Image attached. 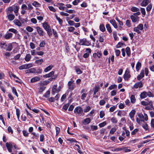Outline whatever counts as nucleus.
<instances>
[{
  "instance_id": "3",
  "label": "nucleus",
  "mask_w": 154,
  "mask_h": 154,
  "mask_svg": "<svg viewBox=\"0 0 154 154\" xmlns=\"http://www.w3.org/2000/svg\"><path fill=\"white\" fill-rule=\"evenodd\" d=\"M79 44L82 45L88 46L90 45V43L87 41L86 38H83L79 40Z\"/></svg>"
},
{
  "instance_id": "31",
  "label": "nucleus",
  "mask_w": 154,
  "mask_h": 154,
  "mask_svg": "<svg viewBox=\"0 0 154 154\" xmlns=\"http://www.w3.org/2000/svg\"><path fill=\"white\" fill-rule=\"evenodd\" d=\"M100 89V87L99 86H96L94 88V95H95L96 93L99 91Z\"/></svg>"
},
{
  "instance_id": "15",
  "label": "nucleus",
  "mask_w": 154,
  "mask_h": 154,
  "mask_svg": "<svg viewBox=\"0 0 154 154\" xmlns=\"http://www.w3.org/2000/svg\"><path fill=\"white\" fill-rule=\"evenodd\" d=\"M136 111L135 110H132L129 113V116L132 120H133L134 119V117Z\"/></svg>"
},
{
  "instance_id": "53",
  "label": "nucleus",
  "mask_w": 154,
  "mask_h": 154,
  "mask_svg": "<svg viewBox=\"0 0 154 154\" xmlns=\"http://www.w3.org/2000/svg\"><path fill=\"white\" fill-rule=\"evenodd\" d=\"M111 122L114 123H116L117 122V120L116 118L115 117H112L111 118Z\"/></svg>"
},
{
  "instance_id": "37",
  "label": "nucleus",
  "mask_w": 154,
  "mask_h": 154,
  "mask_svg": "<svg viewBox=\"0 0 154 154\" xmlns=\"http://www.w3.org/2000/svg\"><path fill=\"white\" fill-rule=\"evenodd\" d=\"M131 11L133 12H137L139 11L140 10L138 8L133 7L131 8Z\"/></svg>"
},
{
  "instance_id": "18",
  "label": "nucleus",
  "mask_w": 154,
  "mask_h": 154,
  "mask_svg": "<svg viewBox=\"0 0 154 154\" xmlns=\"http://www.w3.org/2000/svg\"><path fill=\"white\" fill-rule=\"evenodd\" d=\"M43 26L46 30L51 28L48 23L47 22H45L43 23Z\"/></svg>"
},
{
  "instance_id": "36",
  "label": "nucleus",
  "mask_w": 154,
  "mask_h": 154,
  "mask_svg": "<svg viewBox=\"0 0 154 154\" xmlns=\"http://www.w3.org/2000/svg\"><path fill=\"white\" fill-rule=\"evenodd\" d=\"M16 114L17 116V118L18 120H19L20 111L19 109H16Z\"/></svg>"
},
{
  "instance_id": "45",
  "label": "nucleus",
  "mask_w": 154,
  "mask_h": 154,
  "mask_svg": "<svg viewBox=\"0 0 154 154\" xmlns=\"http://www.w3.org/2000/svg\"><path fill=\"white\" fill-rule=\"evenodd\" d=\"M49 36L50 37L52 34V32L51 28L46 30Z\"/></svg>"
},
{
  "instance_id": "16",
  "label": "nucleus",
  "mask_w": 154,
  "mask_h": 154,
  "mask_svg": "<svg viewBox=\"0 0 154 154\" xmlns=\"http://www.w3.org/2000/svg\"><path fill=\"white\" fill-rule=\"evenodd\" d=\"M110 23L116 29L118 27L117 25L115 20L114 19L111 20H110Z\"/></svg>"
},
{
  "instance_id": "17",
  "label": "nucleus",
  "mask_w": 154,
  "mask_h": 154,
  "mask_svg": "<svg viewBox=\"0 0 154 154\" xmlns=\"http://www.w3.org/2000/svg\"><path fill=\"white\" fill-rule=\"evenodd\" d=\"M90 122L91 119L90 118H88L84 119L82 122V123L84 125H86L89 124Z\"/></svg>"
},
{
  "instance_id": "64",
  "label": "nucleus",
  "mask_w": 154,
  "mask_h": 154,
  "mask_svg": "<svg viewBox=\"0 0 154 154\" xmlns=\"http://www.w3.org/2000/svg\"><path fill=\"white\" fill-rule=\"evenodd\" d=\"M151 127L154 128V119H152L151 120Z\"/></svg>"
},
{
  "instance_id": "35",
  "label": "nucleus",
  "mask_w": 154,
  "mask_h": 154,
  "mask_svg": "<svg viewBox=\"0 0 154 154\" xmlns=\"http://www.w3.org/2000/svg\"><path fill=\"white\" fill-rule=\"evenodd\" d=\"M117 115L120 117L122 116H124V111L119 110L117 113Z\"/></svg>"
},
{
  "instance_id": "23",
  "label": "nucleus",
  "mask_w": 154,
  "mask_h": 154,
  "mask_svg": "<svg viewBox=\"0 0 154 154\" xmlns=\"http://www.w3.org/2000/svg\"><path fill=\"white\" fill-rule=\"evenodd\" d=\"M148 3V0H143L141 2V5L142 6H146Z\"/></svg>"
},
{
  "instance_id": "61",
  "label": "nucleus",
  "mask_w": 154,
  "mask_h": 154,
  "mask_svg": "<svg viewBox=\"0 0 154 154\" xmlns=\"http://www.w3.org/2000/svg\"><path fill=\"white\" fill-rule=\"evenodd\" d=\"M113 37L114 38V39L115 40H117V32H116L114 31L113 32Z\"/></svg>"
},
{
  "instance_id": "55",
  "label": "nucleus",
  "mask_w": 154,
  "mask_h": 154,
  "mask_svg": "<svg viewBox=\"0 0 154 154\" xmlns=\"http://www.w3.org/2000/svg\"><path fill=\"white\" fill-rule=\"evenodd\" d=\"M12 92L17 97H18V95L17 92L16 90V88L14 87L12 88Z\"/></svg>"
},
{
  "instance_id": "46",
  "label": "nucleus",
  "mask_w": 154,
  "mask_h": 154,
  "mask_svg": "<svg viewBox=\"0 0 154 154\" xmlns=\"http://www.w3.org/2000/svg\"><path fill=\"white\" fill-rule=\"evenodd\" d=\"M26 64L23 65L19 67V69L20 70H22L23 69H27V67L26 66Z\"/></svg>"
},
{
  "instance_id": "39",
  "label": "nucleus",
  "mask_w": 154,
  "mask_h": 154,
  "mask_svg": "<svg viewBox=\"0 0 154 154\" xmlns=\"http://www.w3.org/2000/svg\"><path fill=\"white\" fill-rule=\"evenodd\" d=\"M13 47L12 45L11 44H8V47L6 49L7 51H10L12 49Z\"/></svg>"
},
{
  "instance_id": "34",
  "label": "nucleus",
  "mask_w": 154,
  "mask_h": 154,
  "mask_svg": "<svg viewBox=\"0 0 154 154\" xmlns=\"http://www.w3.org/2000/svg\"><path fill=\"white\" fill-rule=\"evenodd\" d=\"M127 55L129 56L131 55V50L129 47H127L126 48Z\"/></svg>"
},
{
  "instance_id": "56",
  "label": "nucleus",
  "mask_w": 154,
  "mask_h": 154,
  "mask_svg": "<svg viewBox=\"0 0 154 154\" xmlns=\"http://www.w3.org/2000/svg\"><path fill=\"white\" fill-rule=\"evenodd\" d=\"M149 105L151 108H153V103L152 100L149 101L148 102V105Z\"/></svg>"
},
{
  "instance_id": "49",
  "label": "nucleus",
  "mask_w": 154,
  "mask_h": 154,
  "mask_svg": "<svg viewBox=\"0 0 154 154\" xmlns=\"http://www.w3.org/2000/svg\"><path fill=\"white\" fill-rule=\"evenodd\" d=\"M142 127L145 130H148V125L146 122H145V123L143 125Z\"/></svg>"
},
{
  "instance_id": "4",
  "label": "nucleus",
  "mask_w": 154,
  "mask_h": 154,
  "mask_svg": "<svg viewBox=\"0 0 154 154\" xmlns=\"http://www.w3.org/2000/svg\"><path fill=\"white\" fill-rule=\"evenodd\" d=\"M57 85H54L52 90V94L54 95L55 93L59 92L61 90V87L59 86L58 88H57Z\"/></svg>"
},
{
  "instance_id": "29",
  "label": "nucleus",
  "mask_w": 154,
  "mask_h": 154,
  "mask_svg": "<svg viewBox=\"0 0 154 154\" xmlns=\"http://www.w3.org/2000/svg\"><path fill=\"white\" fill-rule=\"evenodd\" d=\"M53 66L52 65H49L44 70V71L45 72H47L48 71L51 70L53 68Z\"/></svg>"
},
{
  "instance_id": "51",
  "label": "nucleus",
  "mask_w": 154,
  "mask_h": 154,
  "mask_svg": "<svg viewBox=\"0 0 154 154\" xmlns=\"http://www.w3.org/2000/svg\"><path fill=\"white\" fill-rule=\"evenodd\" d=\"M104 112L103 111H101L100 112V118H103L105 116Z\"/></svg>"
},
{
  "instance_id": "62",
  "label": "nucleus",
  "mask_w": 154,
  "mask_h": 154,
  "mask_svg": "<svg viewBox=\"0 0 154 154\" xmlns=\"http://www.w3.org/2000/svg\"><path fill=\"white\" fill-rule=\"evenodd\" d=\"M136 27L141 30L143 29V25L142 24H140Z\"/></svg>"
},
{
  "instance_id": "20",
  "label": "nucleus",
  "mask_w": 154,
  "mask_h": 154,
  "mask_svg": "<svg viewBox=\"0 0 154 154\" xmlns=\"http://www.w3.org/2000/svg\"><path fill=\"white\" fill-rule=\"evenodd\" d=\"M130 100L131 102L134 104L136 102V99L135 96L134 95H132L130 97Z\"/></svg>"
},
{
  "instance_id": "38",
  "label": "nucleus",
  "mask_w": 154,
  "mask_h": 154,
  "mask_svg": "<svg viewBox=\"0 0 154 154\" xmlns=\"http://www.w3.org/2000/svg\"><path fill=\"white\" fill-rule=\"evenodd\" d=\"M7 45L5 43L3 42L0 43V47L2 48H3L4 49H5V47Z\"/></svg>"
},
{
  "instance_id": "13",
  "label": "nucleus",
  "mask_w": 154,
  "mask_h": 154,
  "mask_svg": "<svg viewBox=\"0 0 154 154\" xmlns=\"http://www.w3.org/2000/svg\"><path fill=\"white\" fill-rule=\"evenodd\" d=\"M131 18L132 22H136L139 20V17L136 16L131 15Z\"/></svg>"
},
{
  "instance_id": "52",
  "label": "nucleus",
  "mask_w": 154,
  "mask_h": 154,
  "mask_svg": "<svg viewBox=\"0 0 154 154\" xmlns=\"http://www.w3.org/2000/svg\"><path fill=\"white\" fill-rule=\"evenodd\" d=\"M87 95V93H83L82 94L81 96V99L82 100H84L85 98L86 97Z\"/></svg>"
},
{
  "instance_id": "40",
  "label": "nucleus",
  "mask_w": 154,
  "mask_h": 154,
  "mask_svg": "<svg viewBox=\"0 0 154 154\" xmlns=\"http://www.w3.org/2000/svg\"><path fill=\"white\" fill-rule=\"evenodd\" d=\"M9 32H12L15 34H17L18 32L16 29L13 28L9 29Z\"/></svg>"
},
{
  "instance_id": "2",
  "label": "nucleus",
  "mask_w": 154,
  "mask_h": 154,
  "mask_svg": "<svg viewBox=\"0 0 154 154\" xmlns=\"http://www.w3.org/2000/svg\"><path fill=\"white\" fill-rule=\"evenodd\" d=\"M74 113L76 115L81 116L83 112V110L82 108L80 106L76 107L74 111Z\"/></svg>"
},
{
  "instance_id": "58",
  "label": "nucleus",
  "mask_w": 154,
  "mask_h": 154,
  "mask_svg": "<svg viewBox=\"0 0 154 154\" xmlns=\"http://www.w3.org/2000/svg\"><path fill=\"white\" fill-rule=\"evenodd\" d=\"M68 94L66 93L63 94L61 98V101L62 102L66 98V96Z\"/></svg>"
},
{
  "instance_id": "26",
  "label": "nucleus",
  "mask_w": 154,
  "mask_h": 154,
  "mask_svg": "<svg viewBox=\"0 0 154 154\" xmlns=\"http://www.w3.org/2000/svg\"><path fill=\"white\" fill-rule=\"evenodd\" d=\"M8 17L9 20L10 21L13 20L15 16L14 15L10 14L8 15Z\"/></svg>"
},
{
  "instance_id": "41",
  "label": "nucleus",
  "mask_w": 154,
  "mask_h": 154,
  "mask_svg": "<svg viewBox=\"0 0 154 154\" xmlns=\"http://www.w3.org/2000/svg\"><path fill=\"white\" fill-rule=\"evenodd\" d=\"M152 7V5L151 4H150L149 5H148L147 6V7L146 8V11L147 12H149V11H150Z\"/></svg>"
},
{
  "instance_id": "19",
  "label": "nucleus",
  "mask_w": 154,
  "mask_h": 154,
  "mask_svg": "<svg viewBox=\"0 0 154 154\" xmlns=\"http://www.w3.org/2000/svg\"><path fill=\"white\" fill-rule=\"evenodd\" d=\"M50 82L49 80H46L43 82H41L39 83L41 86L46 85L48 84Z\"/></svg>"
},
{
  "instance_id": "30",
  "label": "nucleus",
  "mask_w": 154,
  "mask_h": 154,
  "mask_svg": "<svg viewBox=\"0 0 154 154\" xmlns=\"http://www.w3.org/2000/svg\"><path fill=\"white\" fill-rule=\"evenodd\" d=\"M46 87L43 86H41L38 89V92L42 93L45 89Z\"/></svg>"
},
{
  "instance_id": "6",
  "label": "nucleus",
  "mask_w": 154,
  "mask_h": 154,
  "mask_svg": "<svg viewBox=\"0 0 154 154\" xmlns=\"http://www.w3.org/2000/svg\"><path fill=\"white\" fill-rule=\"evenodd\" d=\"M74 81L72 79H71V81H69L68 83L69 89L71 90H73L74 88V85L72 84Z\"/></svg>"
},
{
  "instance_id": "8",
  "label": "nucleus",
  "mask_w": 154,
  "mask_h": 154,
  "mask_svg": "<svg viewBox=\"0 0 154 154\" xmlns=\"http://www.w3.org/2000/svg\"><path fill=\"white\" fill-rule=\"evenodd\" d=\"M36 29L38 34L40 36H42L44 35V32L43 30L39 26L36 27Z\"/></svg>"
},
{
  "instance_id": "33",
  "label": "nucleus",
  "mask_w": 154,
  "mask_h": 154,
  "mask_svg": "<svg viewBox=\"0 0 154 154\" xmlns=\"http://www.w3.org/2000/svg\"><path fill=\"white\" fill-rule=\"evenodd\" d=\"M141 67V63L139 62H138L136 65V69L137 71L139 70Z\"/></svg>"
},
{
  "instance_id": "48",
  "label": "nucleus",
  "mask_w": 154,
  "mask_h": 154,
  "mask_svg": "<svg viewBox=\"0 0 154 154\" xmlns=\"http://www.w3.org/2000/svg\"><path fill=\"white\" fill-rule=\"evenodd\" d=\"M91 107L89 106H86L85 109L84 110V111L85 112H89L90 110L91 109Z\"/></svg>"
},
{
  "instance_id": "63",
  "label": "nucleus",
  "mask_w": 154,
  "mask_h": 154,
  "mask_svg": "<svg viewBox=\"0 0 154 154\" xmlns=\"http://www.w3.org/2000/svg\"><path fill=\"white\" fill-rule=\"evenodd\" d=\"M56 19L58 21L59 24H60L61 25L63 22V20L61 19L60 18L57 17V16H56Z\"/></svg>"
},
{
  "instance_id": "60",
  "label": "nucleus",
  "mask_w": 154,
  "mask_h": 154,
  "mask_svg": "<svg viewBox=\"0 0 154 154\" xmlns=\"http://www.w3.org/2000/svg\"><path fill=\"white\" fill-rule=\"evenodd\" d=\"M32 5L35 7H38L40 6V4L37 2L35 1L32 4Z\"/></svg>"
},
{
  "instance_id": "14",
  "label": "nucleus",
  "mask_w": 154,
  "mask_h": 154,
  "mask_svg": "<svg viewBox=\"0 0 154 154\" xmlns=\"http://www.w3.org/2000/svg\"><path fill=\"white\" fill-rule=\"evenodd\" d=\"M36 72V69L35 68H32L26 70V73H35Z\"/></svg>"
},
{
  "instance_id": "24",
  "label": "nucleus",
  "mask_w": 154,
  "mask_h": 154,
  "mask_svg": "<svg viewBox=\"0 0 154 154\" xmlns=\"http://www.w3.org/2000/svg\"><path fill=\"white\" fill-rule=\"evenodd\" d=\"M106 26L108 31L109 33H111L112 32V30L110 25L109 24H107L106 25Z\"/></svg>"
},
{
  "instance_id": "43",
  "label": "nucleus",
  "mask_w": 154,
  "mask_h": 154,
  "mask_svg": "<svg viewBox=\"0 0 154 154\" xmlns=\"http://www.w3.org/2000/svg\"><path fill=\"white\" fill-rule=\"evenodd\" d=\"M143 121H144V120L145 121H147L148 120L147 115L145 113H144V115H143Z\"/></svg>"
},
{
  "instance_id": "1",
  "label": "nucleus",
  "mask_w": 154,
  "mask_h": 154,
  "mask_svg": "<svg viewBox=\"0 0 154 154\" xmlns=\"http://www.w3.org/2000/svg\"><path fill=\"white\" fill-rule=\"evenodd\" d=\"M140 96L141 98L144 99L147 96L149 97H154V95L150 91H149L148 92L143 91L141 93Z\"/></svg>"
},
{
  "instance_id": "59",
  "label": "nucleus",
  "mask_w": 154,
  "mask_h": 154,
  "mask_svg": "<svg viewBox=\"0 0 154 154\" xmlns=\"http://www.w3.org/2000/svg\"><path fill=\"white\" fill-rule=\"evenodd\" d=\"M68 28V31L70 32H73L75 29V28L73 27H69Z\"/></svg>"
},
{
  "instance_id": "57",
  "label": "nucleus",
  "mask_w": 154,
  "mask_h": 154,
  "mask_svg": "<svg viewBox=\"0 0 154 154\" xmlns=\"http://www.w3.org/2000/svg\"><path fill=\"white\" fill-rule=\"evenodd\" d=\"M116 108V106H113L111 107L109 109V111L110 112H113Z\"/></svg>"
},
{
  "instance_id": "5",
  "label": "nucleus",
  "mask_w": 154,
  "mask_h": 154,
  "mask_svg": "<svg viewBox=\"0 0 154 154\" xmlns=\"http://www.w3.org/2000/svg\"><path fill=\"white\" fill-rule=\"evenodd\" d=\"M54 71H52L49 73L47 74L46 75H43V77L45 78H48L50 77H51V78H50L48 79L50 81H52L53 79L55 78V77H53V75L54 74Z\"/></svg>"
},
{
  "instance_id": "7",
  "label": "nucleus",
  "mask_w": 154,
  "mask_h": 154,
  "mask_svg": "<svg viewBox=\"0 0 154 154\" xmlns=\"http://www.w3.org/2000/svg\"><path fill=\"white\" fill-rule=\"evenodd\" d=\"M131 77L130 72L128 69H127L124 75V78L125 80H128V79Z\"/></svg>"
},
{
  "instance_id": "27",
  "label": "nucleus",
  "mask_w": 154,
  "mask_h": 154,
  "mask_svg": "<svg viewBox=\"0 0 154 154\" xmlns=\"http://www.w3.org/2000/svg\"><path fill=\"white\" fill-rule=\"evenodd\" d=\"M50 92L49 91H47L43 95V96L45 97L47 99V100L49 98L50 95Z\"/></svg>"
},
{
  "instance_id": "12",
  "label": "nucleus",
  "mask_w": 154,
  "mask_h": 154,
  "mask_svg": "<svg viewBox=\"0 0 154 154\" xmlns=\"http://www.w3.org/2000/svg\"><path fill=\"white\" fill-rule=\"evenodd\" d=\"M144 71L143 70H142L140 72V74L138 75L137 77V79L138 80H140L144 76Z\"/></svg>"
},
{
  "instance_id": "22",
  "label": "nucleus",
  "mask_w": 154,
  "mask_h": 154,
  "mask_svg": "<svg viewBox=\"0 0 154 154\" xmlns=\"http://www.w3.org/2000/svg\"><path fill=\"white\" fill-rule=\"evenodd\" d=\"M13 35V34L11 33H8L5 36V38L6 39H9L11 38Z\"/></svg>"
},
{
  "instance_id": "28",
  "label": "nucleus",
  "mask_w": 154,
  "mask_h": 154,
  "mask_svg": "<svg viewBox=\"0 0 154 154\" xmlns=\"http://www.w3.org/2000/svg\"><path fill=\"white\" fill-rule=\"evenodd\" d=\"M99 28L100 30L102 32H104L106 30L105 26L103 24H102L100 25L99 26Z\"/></svg>"
},
{
  "instance_id": "54",
  "label": "nucleus",
  "mask_w": 154,
  "mask_h": 154,
  "mask_svg": "<svg viewBox=\"0 0 154 154\" xmlns=\"http://www.w3.org/2000/svg\"><path fill=\"white\" fill-rule=\"evenodd\" d=\"M138 131L139 129H135L131 132V134L132 135H135Z\"/></svg>"
},
{
  "instance_id": "44",
  "label": "nucleus",
  "mask_w": 154,
  "mask_h": 154,
  "mask_svg": "<svg viewBox=\"0 0 154 154\" xmlns=\"http://www.w3.org/2000/svg\"><path fill=\"white\" fill-rule=\"evenodd\" d=\"M117 85L115 84L111 85L109 88L108 89L110 90H112L113 89L116 88Z\"/></svg>"
},
{
  "instance_id": "42",
  "label": "nucleus",
  "mask_w": 154,
  "mask_h": 154,
  "mask_svg": "<svg viewBox=\"0 0 154 154\" xmlns=\"http://www.w3.org/2000/svg\"><path fill=\"white\" fill-rule=\"evenodd\" d=\"M121 149H122V150H123L124 152H129L131 151V150L129 149L128 147H123L122 148H121Z\"/></svg>"
},
{
  "instance_id": "9",
  "label": "nucleus",
  "mask_w": 154,
  "mask_h": 154,
  "mask_svg": "<svg viewBox=\"0 0 154 154\" xmlns=\"http://www.w3.org/2000/svg\"><path fill=\"white\" fill-rule=\"evenodd\" d=\"M9 152H12V148H13V145L11 143H6L5 144Z\"/></svg>"
},
{
  "instance_id": "25",
  "label": "nucleus",
  "mask_w": 154,
  "mask_h": 154,
  "mask_svg": "<svg viewBox=\"0 0 154 154\" xmlns=\"http://www.w3.org/2000/svg\"><path fill=\"white\" fill-rule=\"evenodd\" d=\"M31 57V56L30 54H27L25 58V60L28 62L30 60Z\"/></svg>"
},
{
  "instance_id": "21",
  "label": "nucleus",
  "mask_w": 154,
  "mask_h": 154,
  "mask_svg": "<svg viewBox=\"0 0 154 154\" xmlns=\"http://www.w3.org/2000/svg\"><path fill=\"white\" fill-rule=\"evenodd\" d=\"M14 22L16 25L18 26H21L22 24L21 22L18 20H15L14 21Z\"/></svg>"
},
{
  "instance_id": "11",
  "label": "nucleus",
  "mask_w": 154,
  "mask_h": 154,
  "mask_svg": "<svg viewBox=\"0 0 154 154\" xmlns=\"http://www.w3.org/2000/svg\"><path fill=\"white\" fill-rule=\"evenodd\" d=\"M41 79V77L40 76H36L31 79V82L33 83L39 81Z\"/></svg>"
},
{
  "instance_id": "32",
  "label": "nucleus",
  "mask_w": 154,
  "mask_h": 154,
  "mask_svg": "<svg viewBox=\"0 0 154 154\" xmlns=\"http://www.w3.org/2000/svg\"><path fill=\"white\" fill-rule=\"evenodd\" d=\"M19 7L17 6H15L13 8V10H14V12L16 14V15H17V14L18 11L19 10Z\"/></svg>"
},
{
  "instance_id": "50",
  "label": "nucleus",
  "mask_w": 154,
  "mask_h": 154,
  "mask_svg": "<svg viewBox=\"0 0 154 154\" xmlns=\"http://www.w3.org/2000/svg\"><path fill=\"white\" fill-rule=\"evenodd\" d=\"M116 130V128H112L110 131L109 134H113Z\"/></svg>"
},
{
  "instance_id": "10",
  "label": "nucleus",
  "mask_w": 154,
  "mask_h": 154,
  "mask_svg": "<svg viewBox=\"0 0 154 154\" xmlns=\"http://www.w3.org/2000/svg\"><path fill=\"white\" fill-rule=\"evenodd\" d=\"M143 87V84L142 82H140L136 83L134 86V88L137 89L138 88H140Z\"/></svg>"
},
{
  "instance_id": "47",
  "label": "nucleus",
  "mask_w": 154,
  "mask_h": 154,
  "mask_svg": "<svg viewBox=\"0 0 154 154\" xmlns=\"http://www.w3.org/2000/svg\"><path fill=\"white\" fill-rule=\"evenodd\" d=\"M26 29L29 32H32L33 30V29L29 26H27L26 28Z\"/></svg>"
}]
</instances>
